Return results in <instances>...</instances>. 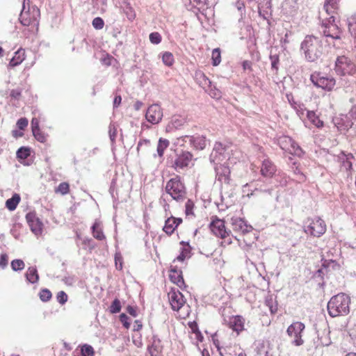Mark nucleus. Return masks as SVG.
Instances as JSON below:
<instances>
[{
    "label": "nucleus",
    "mask_w": 356,
    "mask_h": 356,
    "mask_svg": "<svg viewBox=\"0 0 356 356\" xmlns=\"http://www.w3.org/2000/svg\"><path fill=\"white\" fill-rule=\"evenodd\" d=\"M229 327L237 332L242 331L244 326V320L240 316H232L229 319Z\"/></svg>",
    "instance_id": "obj_24"
},
{
    "label": "nucleus",
    "mask_w": 356,
    "mask_h": 356,
    "mask_svg": "<svg viewBox=\"0 0 356 356\" xmlns=\"http://www.w3.org/2000/svg\"><path fill=\"white\" fill-rule=\"evenodd\" d=\"M169 301L174 311H179L184 305L185 300L183 294L175 290H172L168 293Z\"/></svg>",
    "instance_id": "obj_12"
},
{
    "label": "nucleus",
    "mask_w": 356,
    "mask_h": 356,
    "mask_svg": "<svg viewBox=\"0 0 356 356\" xmlns=\"http://www.w3.org/2000/svg\"><path fill=\"white\" fill-rule=\"evenodd\" d=\"M350 298L346 293H340L332 296L327 303V312L330 316H346L350 312Z\"/></svg>",
    "instance_id": "obj_2"
},
{
    "label": "nucleus",
    "mask_w": 356,
    "mask_h": 356,
    "mask_svg": "<svg viewBox=\"0 0 356 356\" xmlns=\"http://www.w3.org/2000/svg\"><path fill=\"white\" fill-rule=\"evenodd\" d=\"M212 64L213 66L218 65L221 62L220 50L219 48H216L212 51L211 55Z\"/></svg>",
    "instance_id": "obj_36"
},
{
    "label": "nucleus",
    "mask_w": 356,
    "mask_h": 356,
    "mask_svg": "<svg viewBox=\"0 0 356 356\" xmlns=\"http://www.w3.org/2000/svg\"><path fill=\"white\" fill-rule=\"evenodd\" d=\"M170 143L167 139L160 138L157 145V153L159 156L163 155L164 150L168 147Z\"/></svg>",
    "instance_id": "obj_35"
},
{
    "label": "nucleus",
    "mask_w": 356,
    "mask_h": 356,
    "mask_svg": "<svg viewBox=\"0 0 356 356\" xmlns=\"http://www.w3.org/2000/svg\"><path fill=\"white\" fill-rule=\"evenodd\" d=\"M151 345L149 346V351L152 356H157L162 350V345L161 340L156 337L153 336Z\"/></svg>",
    "instance_id": "obj_25"
},
{
    "label": "nucleus",
    "mask_w": 356,
    "mask_h": 356,
    "mask_svg": "<svg viewBox=\"0 0 356 356\" xmlns=\"http://www.w3.org/2000/svg\"><path fill=\"white\" fill-rule=\"evenodd\" d=\"M39 296L42 302H47L51 298L52 294L49 289H44L40 291Z\"/></svg>",
    "instance_id": "obj_42"
},
{
    "label": "nucleus",
    "mask_w": 356,
    "mask_h": 356,
    "mask_svg": "<svg viewBox=\"0 0 356 356\" xmlns=\"http://www.w3.org/2000/svg\"><path fill=\"white\" fill-rule=\"evenodd\" d=\"M120 320L122 325L126 327L129 328L130 326V323H129V317L125 314H121L120 316Z\"/></svg>",
    "instance_id": "obj_57"
},
{
    "label": "nucleus",
    "mask_w": 356,
    "mask_h": 356,
    "mask_svg": "<svg viewBox=\"0 0 356 356\" xmlns=\"http://www.w3.org/2000/svg\"><path fill=\"white\" fill-rule=\"evenodd\" d=\"M209 95L211 97L216 99H219L221 97L220 91L215 88L213 89L211 88L209 91Z\"/></svg>",
    "instance_id": "obj_58"
},
{
    "label": "nucleus",
    "mask_w": 356,
    "mask_h": 356,
    "mask_svg": "<svg viewBox=\"0 0 356 356\" xmlns=\"http://www.w3.org/2000/svg\"><path fill=\"white\" fill-rule=\"evenodd\" d=\"M300 49L303 51L305 59L309 62L316 61L323 54L321 40L314 35H307L305 38L301 42Z\"/></svg>",
    "instance_id": "obj_1"
},
{
    "label": "nucleus",
    "mask_w": 356,
    "mask_h": 356,
    "mask_svg": "<svg viewBox=\"0 0 356 356\" xmlns=\"http://www.w3.org/2000/svg\"><path fill=\"white\" fill-rule=\"evenodd\" d=\"M259 15L264 19L267 20L269 24L268 17L272 15V3L270 0H264L262 5L259 6Z\"/></svg>",
    "instance_id": "obj_23"
},
{
    "label": "nucleus",
    "mask_w": 356,
    "mask_h": 356,
    "mask_svg": "<svg viewBox=\"0 0 356 356\" xmlns=\"http://www.w3.org/2000/svg\"><path fill=\"white\" fill-rule=\"evenodd\" d=\"M291 143V147H289V149H288L287 152H289L291 154H294L298 156H301L303 154V151L302 148L293 140H292Z\"/></svg>",
    "instance_id": "obj_34"
},
{
    "label": "nucleus",
    "mask_w": 356,
    "mask_h": 356,
    "mask_svg": "<svg viewBox=\"0 0 356 356\" xmlns=\"http://www.w3.org/2000/svg\"><path fill=\"white\" fill-rule=\"evenodd\" d=\"M228 157L229 153L226 146H224L221 143H216L209 156L210 161L214 164H218L221 161L227 159Z\"/></svg>",
    "instance_id": "obj_9"
},
{
    "label": "nucleus",
    "mask_w": 356,
    "mask_h": 356,
    "mask_svg": "<svg viewBox=\"0 0 356 356\" xmlns=\"http://www.w3.org/2000/svg\"><path fill=\"white\" fill-rule=\"evenodd\" d=\"M56 299L60 304L63 305L67 301V295L63 291H60L57 293Z\"/></svg>",
    "instance_id": "obj_52"
},
{
    "label": "nucleus",
    "mask_w": 356,
    "mask_h": 356,
    "mask_svg": "<svg viewBox=\"0 0 356 356\" xmlns=\"http://www.w3.org/2000/svg\"><path fill=\"white\" fill-rule=\"evenodd\" d=\"M26 219L31 232L35 236H40L42 232L43 224L40 220L36 216L35 213H28Z\"/></svg>",
    "instance_id": "obj_11"
},
{
    "label": "nucleus",
    "mask_w": 356,
    "mask_h": 356,
    "mask_svg": "<svg viewBox=\"0 0 356 356\" xmlns=\"http://www.w3.org/2000/svg\"><path fill=\"white\" fill-rule=\"evenodd\" d=\"M150 147V141L147 139L140 140L137 145V151H145Z\"/></svg>",
    "instance_id": "obj_45"
},
{
    "label": "nucleus",
    "mask_w": 356,
    "mask_h": 356,
    "mask_svg": "<svg viewBox=\"0 0 356 356\" xmlns=\"http://www.w3.org/2000/svg\"><path fill=\"white\" fill-rule=\"evenodd\" d=\"M335 71L341 76L352 74L355 72V65L346 56H339L335 62Z\"/></svg>",
    "instance_id": "obj_6"
},
{
    "label": "nucleus",
    "mask_w": 356,
    "mask_h": 356,
    "mask_svg": "<svg viewBox=\"0 0 356 356\" xmlns=\"http://www.w3.org/2000/svg\"><path fill=\"white\" fill-rule=\"evenodd\" d=\"M149 40L152 44H158L161 42V36L158 32H153L149 34Z\"/></svg>",
    "instance_id": "obj_47"
},
{
    "label": "nucleus",
    "mask_w": 356,
    "mask_h": 356,
    "mask_svg": "<svg viewBox=\"0 0 356 356\" xmlns=\"http://www.w3.org/2000/svg\"><path fill=\"white\" fill-rule=\"evenodd\" d=\"M24 59L25 51L24 49L20 48L15 52V55L10 60L9 66L13 67L17 66L18 65L21 64Z\"/></svg>",
    "instance_id": "obj_26"
},
{
    "label": "nucleus",
    "mask_w": 356,
    "mask_h": 356,
    "mask_svg": "<svg viewBox=\"0 0 356 356\" xmlns=\"http://www.w3.org/2000/svg\"><path fill=\"white\" fill-rule=\"evenodd\" d=\"M338 8L337 0H325L324 3V9L328 14H332Z\"/></svg>",
    "instance_id": "obj_33"
},
{
    "label": "nucleus",
    "mask_w": 356,
    "mask_h": 356,
    "mask_svg": "<svg viewBox=\"0 0 356 356\" xmlns=\"http://www.w3.org/2000/svg\"><path fill=\"white\" fill-rule=\"evenodd\" d=\"M305 327V325L298 321L292 323L288 327L286 332L290 337L293 338L291 343L295 346H299L303 344L304 341L302 339V332Z\"/></svg>",
    "instance_id": "obj_8"
},
{
    "label": "nucleus",
    "mask_w": 356,
    "mask_h": 356,
    "mask_svg": "<svg viewBox=\"0 0 356 356\" xmlns=\"http://www.w3.org/2000/svg\"><path fill=\"white\" fill-rule=\"evenodd\" d=\"M333 123L338 130L346 131L353 127L354 122L349 119L348 115H341L333 118Z\"/></svg>",
    "instance_id": "obj_16"
},
{
    "label": "nucleus",
    "mask_w": 356,
    "mask_h": 356,
    "mask_svg": "<svg viewBox=\"0 0 356 356\" xmlns=\"http://www.w3.org/2000/svg\"><path fill=\"white\" fill-rule=\"evenodd\" d=\"M187 140H188L190 144H191L196 149H204L207 145V140L203 136H185L184 137V140L186 142Z\"/></svg>",
    "instance_id": "obj_18"
},
{
    "label": "nucleus",
    "mask_w": 356,
    "mask_h": 356,
    "mask_svg": "<svg viewBox=\"0 0 356 356\" xmlns=\"http://www.w3.org/2000/svg\"><path fill=\"white\" fill-rule=\"evenodd\" d=\"M124 12L129 20L132 21L135 19L136 13L131 6H127L124 9Z\"/></svg>",
    "instance_id": "obj_53"
},
{
    "label": "nucleus",
    "mask_w": 356,
    "mask_h": 356,
    "mask_svg": "<svg viewBox=\"0 0 356 356\" xmlns=\"http://www.w3.org/2000/svg\"><path fill=\"white\" fill-rule=\"evenodd\" d=\"M31 125L32 131H33L36 129H40L39 120L36 118H33L31 120Z\"/></svg>",
    "instance_id": "obj_61"
},
{
    "label": "nucleus",
    "mask_w": 356,
    "mask_h": 356,
    "mask_svg": "<svg viewBox=\"0 0 356 356\" xmlns=\"http://www.w3.org/2000/svg\"><path fill=\"white\" fill-rule=\"evenodd\" d=\"M214 167L216 172V179L219 181L221 184H229V175L230 170L228 166L220 164H216Z\"/></svg>",
    "instance_id": "obj_13"
},
{
    "label": "nucleus",
    "mask_w": 356,
    "mask_h": 356,
    "mask_svg": "<svg viewBox=\"0 0 356 356\" xmlns=\"http://www.w3.org/2000/svg\"><path fill=\"white\" fill-rule=\"evenodd\" d=\"M276 171L275 165L268 159L262 161L261 174L266 177H271Z\"/></svg>",
    "instance_id": "obj_22"
},
{
    "label": "nucleus",
    "mask_w": 356,
    "mask_h": 356,
    "mask_svg": "<svg viewBox=\"0 0 356 356\" xmlns=\"http://www.w3.org/2000/svg\"><path fill=\"white\" fill-rule=\"evenodd\" d=\"M210 229L218 237L225 238L229 236V232L227 231L222 220L218 218L213 220L210 224Z\"/></svg>",
    "instance_id": "obj_14"
},
{
    "label": "nucleus",
    "mask_w": 356,
    "mask_h": 356,
    "mask_svg": "<svg viewBox=\"0 0 356 356\" xmlns=\"http://www.w3.org/2000/svg\"><path fill=\"white\" fill-rule=\"evenodd\" d=\"M92 24L95 29L100 30L103 29L104 22L101 17H97L92 20Z\"/></svg>",
    "instance_id": "obj_50"
},
{
    "label": "nucleus",
    "mask_w": 356,
    "mask_h": 356,
    "mask_svg": "<svg viewBox=\"0 0 356 356\" xmlns=\"http://www.w3.org/2000/svg\"><path fill=\"white\" fill-rule=\"evenodd\" d=\"M8 257L6 254H1L0 255V267L4 268L8 265Z\"/></svg>",
    "instance_id": "obj_56"
},
{
    "label": "nucleus",
    "mask_w": 356,
    "mask_h": 356,
    "mask_svg": "<svg viewBox=\"0 0 356 356\" xmlns=\"http://www.w3.org/2000/svg\"><path fill=\"white\" fill-rule=\"evenodd\" d=\"M170 273V279L173 283L176 284L181 289L183 286H186L181 270H178L176 267L171 266Z\"/></svg>",
    "instance_id": "obj_21"
},
{
    "label": "nucleus",
    "mask_w": 356,
    "mask_h": 356,
    "mask_svg": "<svg viewBox=\"0 0 356 356\" xmlns=\"http://www.w3.org/2000/svg\"><path fill=\"white\" fill-rule=\"evenodd\" d=\"M33 132V135L34 136L35 138L40 142V143H44L47 140V135H45L40 129H36Z\"/></svg>",
    "instance_id": "obj_43"
},
{
    "label": "nucleus",
    "mask_w": 356,
    "mask_h": 356,
    "mask_svg": "<svg viewBox=\"0 0 356 356\" xmlns=\"http://www.w3.org/2000/svg\"><path fill=\"white\" fill-rule=\"evenodd\" d=\"M346 115H348L349 119L352 121H356V106H353Z\"/></svg>",
    "instance_id": "obj_59"
},
{
    "label": "nucleus",
    "mask_w": 356,
    "mask_h": 356,
    "mask_svg": "<svg viewBox=\"0 0 356 356\" xmlns=\"http://www.w3.org/2000/svg\"><path fill=\"white\" fill-rule=\"evenodd\" d=\"M108 134L112 143H115L117 136V128L113 124L109 125Z\"/></svg>",
    "instance_id": "obj_49"
},
{
    "label": "nucleus",
    "mask_w": 356,
    "mask_h": 356,
    "mask_svg": "<svg viewBox=\"0 0 356 356\" xmlns=\"http://www.w3.org/2000/svg\"><path fill=\"white\" fill-rule=\"evenodd\" d=\"M339 159H343L345 161H352V160L354 159V156L350 153L346 154H344V152H342L341 156H339Z\"/></svg>",
    "instance_id": "obj_63"
},
{
    "label": "nucleus",
    "mask_w": 356,
    "mask_h": 356,
    "mask_svg": "<svg viewBox=\"0 0 356 356\" xmlns=\"http://www.w3.org/2000/svg\"><path fill=\"white\" fill-rule=\"evenodd\" d=\"M309 224L304 226V231L306 234L315 237H320L326 231V225L320 218L316 217L312 220H308Z\"/></svg>",
    "instance_id": "obj_5"
},
{
    "label": "nucleus",
    "mask_w": 356,
    "mask_h": 356,
    "mask_svg": "<svg viewBox=\"0 0 356 356\" xmlns=\"http://www.w3.org/2000/svg\"><path fill=\"white\" fill-rule=\"evenodd\" d=\"M185 122V118L180 116H174L172 120V124L175 128H179L183 126Z\"/></svg>",
    "instance_id": "obj_46"
},
{
    "label": "nucleus",
    "mask_w": 356,
    "mask_h": 356,
    "mask_svg": "<svg viewBox=\"0 0 356 356\" xmlns=\"http://www.w3.org/2000/svg\"><path fill=\"white\" fill-rule=\"evenodd\" d=\"M162 60L165 65L171 66L174 63L173 55L171 53L166 51L163 54Z\"/></svg>",
    "instance_id": "obj_40"
},
{
    "label": "nucleus",
    "mask_w": 356,
    "mask_h": 356,
    "mask_svg": "<svg viewBox=\"0 0 356 356\" xmlns=\"http://www.w3.org/2000/svg\"><path fill=\"white\" fill-rule=\"evenodd\" d=\"M231 220L232 228L234 231L245 234L251 232L252 229V226L247 225L245 220L241 218H232Z\"/></svg>",
    "instance_id": "obj_19"
},
{
    "label": "nucleus",
    "mask_w": 356,
    "mask_h": 356,
    "mask_svg": "<svg viewBox=\"0 0 356 356\" xmlns=\"http://www.w3.org/2000/svg\"><path fill=\"white\" fill-rule=\"evenodd\" d=\"M20 196L17 193H15L11 198L8 199L6 201V207L10 211H14L19 202H20Z\"/></svg>",
    "instance_id": "obj_29"
},
{
    "label": "nucleus",
    "mask_w": 356,
    "mask_h": 356,
    "mask_svg": "<svg viewBox=\"0 0 356 356\" xmlns=\"http://www.w3.org/2000/svg\"><path fill=\"white\" fill-rule=\"evenodd\" d=\"M81 353L82 356H93L95 351L90 345L84 344L81 347Z\"/></svg>",
    "instance_id": "obj_37"
},
{
    "label": "nucleus",
    "mask_w": 356,
    "mask_h": 356,
    "mask_svg": "<svg viewBox=\"0 0 356 356\" xmlns=\"http://www.w3.org/2000/svg\"><path fill=\"white\" fill-rule=\"evenodd\" d=\"M310 80L316 87L321 88L327 91L332 90L336 84L334 78L321 76L319 72L313 73L310 76Z\"/></svg>",
    "instance_id": "obj_7"
},
{
    "label": "nucleus",
    "mask_w": 356,
    "mask_h": 356,
    "mask_svg": "<svg viewBox=\"0 0 356 356\" xmlns=\"http://www.w3.org/2000/svg\"><path fill=\"white\" fill-rule=\"evenodd\" d=\"M26 280L32 284L36 283L39 280V275L35 267H29L26 273Z\"/></svg>",
    "instance_id": "obj_30"
},
{
    "label": "nucleus",
    "mask_w": 356,
    "mask_h": 356,
    "mask_svg": "<svg viewBox=\"0 0 356 356\" xmlns=\"http://www.w3.org/2000/svg\"><path fill=\"white\" fill-rule=\"evenodd\" d=\"M293 139L287 136H282L278 139V144L281 149L285 151H288L289 147H291V143Z\"/></svg>",
    "instance_id": "obj_32"
},
{
    "label": "nucleus",
    "mask_w": 356,
    "mask_h": 356,
    "mask_svg": "<svg viewBox=\"0 0 356 356\" xmlns=\"http://www.w3.org/2000/svg\"><path fill=\"white\" fill-rule=\"evenodd\" d=\"M127 312L133 317H136L138 314L136 308L130 305L127 307Z\"/></svg>",
    "instance_id": "obj_62"
},
{
    "label": "nucleus",
    "mask_w": 356,
    "mask_h": 356,
    "mask_svg": "<svg viewBox=\"0 0 356 356\" xmlns=\"http://www.w3.org/2000/svg\"><path fill=\"white\" fill-rule=\"evenodd\" d=\"M270 60L271 62V68L273 70L277 71L278 70V64H279V56L277 54L270 55Z\"/></svg>",
    "instance_id": "obj_48"
},
{
    "label": "nucleus",
    "mask_w": 356,
    "mask_h": 356,
    "mask_svg": "<svg viewBox=\"0 0 356 356\" xmlns=\"http://www.w3.org/2000/svg\"><path fill=\"white\" fill-rule=\"evenodd\" d=\"M348 28L349 31L350 32L352 35H355L356 37V24H353L350 22H348Z\"/></svg>",
    "instance_id": "obj_64"
},
{
    "label": "nucleus",
    "mask_w": 356,
    "mask_h": 356,
    "mask_svg": "<svg viewBox=\"0 0 356 356\" xmlns=\"http://www.w3.org/2000/svg\"><path fill=\"white\" fill-rule=\"evenodd\" d=\"M92 239L88 237H84L82 239L83 245L89 247L90 249L94 248V245L92 244Z\"/></svg>",
    "instance_id": "obj_60"
},
{
    "label": "nucleus",
    "mask_w": 356,
    "mask_h": 356,
    "mask_svg": "<svg viewBox=\"0 0 356 356\" xmlns=\"http://www.w3.org/2000/svg\"><path fill=\"white\" fill-rule=\"evenodd\" d=\"M28 122V120L26 118H22L17 120V126L19 129L23 130L27 127Z\"/></svg>",
    "instance_id": "obj_54"
},
{
    "label": "nucleus",
    "mask_w": 356,
    "mask_h": 356,
    "mask_svg": "<svg viewBox=\"0 0 356 356\" xmlns=\"http://www.w3.org/2000/svg\"><path fill=\"white\" fill-rule=\"evenodd\" d=\"M165 190L173 200L177 202L183 201L186 198V188L179 176L171 178L167 182Z\"/></svg>",
    "instance_id": "obj_4"
},
{
    "label": "nucleus",
    "mask_w": 356,
    "mask_h": 356,
    "mask_svg": "<svg viewBox=\"0 0 356 356\" xmlns=\"http://www.w3.org/2000/svg\"><path fill=\"white\" fill-rule=\"evenodd\" d=\"M40 12L38 7H30V0H23L22 9L19 15V20L22 25L38 26Z\"/></svg>",
    "instance_id": "obj_3"
},
{
    "label": "nucleus",
    "mask_w": 356,
    "mask_h": 356,
    "mask_svg": "<svg viewBox=\"0 0 356 356\" xmlns=\"http://www.w3.org/2000/svg\"><path fill=\"white\" fill-rule=\"evenodd\" d=\"M186 214L187 216L190 214H193V209L194 207L193 202L191 200H188V201L186 203Z\"/></svg>",
    "instance_id": "obj_55"
},
{
    "label": "nucleus",
    "mask_w": 356,
    "mask_h": 356,
    "mask_svg": "<svg viewBox=\"0 0 356 356\" xmlns=\"http://www.w3.org/2000/svg\"><path fill=\"white\" fill-rule=\"evenodd\" d=\"M181 222V218L171 216L165 220L163 229L167 234L171 235Z\"/></svg>",
    "instance_id": "obj_20"
},
{
    "label": "nucleus",
    "mask_w": 356,
    "mask_h": 356,
    "mask_svg": "<svg viewBox=\"0 0 356 356\" xmlns=\"http://www.w3.org/2000/svg\"><path fill=\"white\" fill-rule=\"evenodd\" d=\"M339 171L343 174V177H348L351 175V169L353 166L352 161H345L343 159H339Z\"/></svg>",
    "instance_id": "obj_27"
},
{
    "label": "nucleus",
    "mask_w": 356,
    "mask_h": 356,
    "mask_svg": "<svg viewBox=\"0 0 356 356\" xmlns=\"http://www.w3.org/2000/svg\"><path fill=\"white\" fill-rule=\"evenodd\" d=\"M163 118V111L161 106L157 104H152L147 110L145 118L152 124H159Z\"/></svg>",
    "instance_id": "obj_10"
},
{
    "label": "nucleus",
    "mask_w": 356,
    "mask_h": 356,
    "mask_svg": "<svg viewBox=\"0 0 356 356\" xmlns=\"http://www.w3.org/2000/svg\"><path fill=\"white\" fill-rule=\"evenodd\" d=\"M307 117L308 120L317 128L323 127V122L321 120L316 114L312 111H307Z\"/></svg>",
    "instance_id": "obj_31"
},
{
    "label": "nucleus",
    "mask_w": 356,
    "mask_h": 356,
    "mask_svg": "<svg viewBox=\"0 0 356 356\" xmlns=\"http://www.w3.org/2000/svg\"><path fill=\"white\" fill-rule=\"evenodd\" d=\"M30 156V149L25 147H20L17 151V156L20 159H26Z\"/></svg>",
    "instance_id": "obj_38"
},
{
    "label": "nucleus",
    "mask_w": 356,
    "mask_h": 356,
    "mask_svg": "<svg viewBox=\"0 0 356 356\" xmlns=\"http://www.w3.org/2000/svg\"><path fill=\"white\" fill-rule=\"evenodd\" d=\"M268 193L270 195H272L273 189L272 188H263L261 186L256 187L254 191L250 194L248 195L250 197L251 195H257V193Z\"/></svg>",
    "instance_id": "obj_51"
},
{
    "label": "nucleus",
    "mask_w": 356,
    "mask_h": 356,
    "mask_svg": "<svg viewBox=\"0 0 356 356\" xmlns=\"http://www.w3.org/2000/svg\"><path fill=\"white\" fill-rule=\"evenodd\" d=\"M323 35L332 39L340 38V31L337 24H323L322 31Z\"/></svg>",
    "instance_id": "obj_17"
},
{
    "label": "nucleus",
    "mask_w": 356,
    "mask_h": 356,
    "mask_svg": "<svg viewBox=\"0 0 356 356\" xmlns=\"http://www.w3.org/2000/svg\"><path fill=\"white\" fill-rule=\"evenodd\" d=\"M91 229H92V235L96 239L102 241L105 238V236H104V234L102 232V229L101 228V225H100L99 221L96 220L93 223Z\"/></svg>",
    "instance_id": "obj_28"
},
{
    "label": "nucleus",
    "mask_w": 356,
    "mask_h": 356,
    "mask_svg": "<svg viewBox=\"0 0 356 356\" xmlns=\"http://www.w3.org/2000/svg\"><path fill=\"white\" fill-rule=\"evenodd\" d=\"M192 158L193 155L191 152H182V153L178 155L175 159L172 167H174L176 170L183 169L185 167L188 166Z\"/></svg>",
    "instance_id": "obj_15"
},
{
    "label": "nucleus",
    "mask_w": 356,
    "mask_h": 356,
    "mask_svg": "<svg viewBox=\"0 0 356 356\" xmlns=\"http://www.w3.org/2000/svg\"><path fill=\"white\" fill-rule=\"evenodd\" d=\"M121 303L118 299H115L110 307V312L112 314H117L120 312Z\"/></svg>",
    "instance_id": "obj_44"
},
{
    "label": "nucleus",
    "mask_w": 356,
    "mask_h": 356,
    "mask_svg": "<svg viewBox=\"0 0 356 356\" xmlns=\"http://www.w3.org/2000/svg\"><path fill=\"white\" fill-rule=\"evenodd\" d=\"M69 184L67 182H62L58 185L55 192L61 195H66L69 193Z\"/></svg>",
    "instance_id": "obj_41"
},
{
    "label": "nucleus",
    "mask_w": 356,
    "mask_h": 356,
    "mask_svg": "<svg viewBox=\"0 0 356 356\" xmlns=\"http://www.w3.org/2000/svg\"><path fill=\"white\" fill-rule=\"evenodd\" d=\"M10 265L14 271L22 270L25 266L24 262L22 259H14L11 261Z\"/></svg>",
    "instance_id": "obj_39"
}]
</instances>
